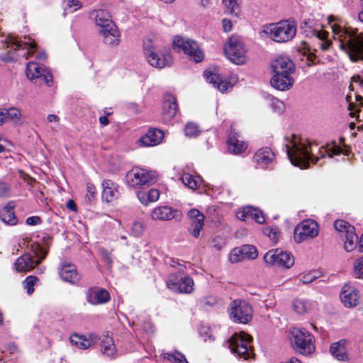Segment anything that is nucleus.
Returning <instances> with one entry per match:
<instances>
[{"mask_svg":"<svg viewBox=\"0 0 363 363\" xmlns=\"http://www.w3.org/2000/svg\"><path fill=\"white\" fill-rule=\"evenodd\" d=\"M286 152L291 163L301 168H308L309 162L316 164L320 158L327 155L333 157V155H338L340 150L335 147L332 150V154L325 147H318L316 143H311L308 140L298 138L293 135V139L289 140L285 145Z\"/></svg>","mask_w":363,"mask_h":363,"instance_id":"nucleus-1","label":"nucleus"},{"mask_svg":"<svg viewBox=\"0 0 363 363\" xmlns=\"http://www.w3.org/2000/svg\"><path fill=\"white\" fill-rule=\"evenodd\" d=\"M328 21L338 47L348 55L351 61H363V32L352 28L341 27L335 22V18L333 16H329Z\"/></svg>","mask_w":363,"mask_h":363,"instance_id":"nucleus-2","label":"nucleus"},{"mask_svg":"<svg viewBox=\"0 0 363 363\" xmlns=\"http://www.w3.org/2000/svg\"><path fill=\"white\" fill-rule=\"evenodd\" d=\"M0 45L1 49L6 50V52L0 54V60L4 62L16 60V50H26V52L23 55L26 59L33 56L37 51V45L30 36H9L5 42H1Z\"/></svg>","mask_w":363,"mask_h":363,"instance_id":"nucleus-3","label":"nucleus"},{"mask_svg":"<svg viewBox=\"0 0 363 363\" xmlns=\"http://www.w3.org/2000/svg\"><path fill=\"white\" fill-rule=\"evenodd\" d=\"M90 18L99 28V32L103 37L104 43L109 46H117L120 43V33L111 19L109 12L104 9L93 10Z\"/></svg>","mask_w":363,"mask_h":363,"instance_id":"nucleus-4","label":"nucleus"},{"mask_svg":"<svg viewBox=\"0 0 363 363\" xmlns=\"http://www.w3.org/2000/svg\"><path fill=\"white\" fill-rule=\"evenodd\" d=\"M264 33L277 43H286L291 40L296 33V26L294 21H281L269 24L264 29Z\"/></svg>","mask_w":363,"mask_h":363,"instance_id":"nucleus-5","label":"nucleus"},{"mask_svg":"<svg viewBox=\"0 0 363 363\" xmlns=\"http://www.w3.org/2000/svg\"><path fill=\"white\" fill-rule=\"evenodd\" d=\"M289 339L293 348L301 354L308 355L315 351L313 336L306 329L291 328Z\"/></svg>","mask_w":363,"mask_h":363,"instance_id":"nucleus-6","label":"nucleus"},{"mask_svg":"<svg viewBox=\"0 0 363 363\" xmlns=\"http://www.w3.org/2000/svg\"><path fill=\"white\" fill-rule=\"evenodd\" d=\"M32 252L36 259H33L31 255L25 253L16 260L14 267L18 272L26 273L33 269L45 258L48 250L39 244H35L32 245Z\"/></svg>","mask_w":363,"mask_h":363,"instance_id":"nucleus-7","label":"nucleus"},{"mask_svg":"<svg viewBox=\"0 0 363 363\" xmlns=\"http://www.w3.org/2000/svg\"><path fill=\"white\" fill-rule=\"evenodd\" d=\"M157 176L153 171L134 167L125 176L127 185L132 188L150 186L157 182Z\"/></svg>","mask_w":363,"mask_h":363,"instance_id":"nucleus-8","label":"nucleus"},{"mask_svg":"<svg viewBox=\"0 0 363 363\" xmlns=\"http://www.w3.org/2000/svg\"><path fill=\"white\" fill-rule=\"evenodd\" d=\"M230 318L235 323L246 324L252 318V306L245 300L235 299L228 308Z\"/></svg>","mask_w":363,"mask_h":363,"instance_id":"nucleus-9","label":"nucleus"},{"mask_svg":"<svg viewBox=\"0 0 363 363\" xmlns=\"http://www.w3.org/2000/svg\"><path fill=\"white\" fill-rule=\"evenodd\" d=\"M228 58L235 65H243L247 62L246 48L239 36H231L224 48Z\"/></svg>","mask_w":363,"mask_h":363,"instance_id":"nucleus-10","label":"nucleus"},{"mask_svg":"<svg viewBox=\"0 0 363 363\" xmlns=\"http://www.w3.org/2000/svg\"><path fill=\"white\" fill-rule=\"evenodd\" d=\"M252 337L248 334L241 332L234 333L228 341V347L231 352L245 359L250 357Z\"/></svg>","mask_w":363,"mask_h":363,"instance_id":"nucleus-11","label":"nucleus"},{"mask_svg":"<svg viewBox=\"0 0 363 363\" xmlns=\"http://www.w3.org/2000/svg\"><path fill=\"white\" fill-rule=\"evenodd\" d=\"M264 260L269 266L282 267L286 269L291 268L294 264L293 255L280 249L268 251L264 256Z\"/></svg>","mask_w":363,"mask_h":363,"instance_id":"nucleus-12","label":"nucleus"},{"mask_svg":"<svg viewBox=\"0 0 363 363\" xmlns=\"http://www.w3.org/2000/svg\"><path fill=\"white\" fill-rule=\"evenodd\" d=\"M144 52L149 64L156 68H164L166 66L170 65L172 62L170 55H159L157 52V48L150 40H147L144 42Z\"/></svg>","mask_w":363,"mask_h":363,"instance_id":"nucleus-13","label":"nucleus"},{"mask_svg":"<svg viewBox=\"0 0 363 363\" xmlns=\"http://www.w3.org/2000/svg\"><path fill=\"white\" fill-rule=\"evenodd\" d=\"M194 281L189 276H183L181 272L169 275L167 287L174 292L191 294L194 290Z\"/></svg>","mask_w":363,"mask_h":363,"instance_id":"nucleus-14","label":"nucleus"},{"mask_svg":"<svg viewBox=\"0 0 363 363\" xmlns=\"http://www.w3.org/2000/svg\"><path fill=\"white\" fill-rule=\"evenodd\" d=\"M173 46L182 49L185 54L188 55L196 62H201L203 59L204 55L202 50L194 40L177 36L173 41Z\"/></svg>","mask_w":363,"mask_h":363,"instance_id":"nucleus-15","label":"nucleus"},{"mask_svg":"<svg viewBox=\"0 0 363 363\" xmlns=\"http://www.w3.org/2000/svg\"><path fill=\"white\" fill-rule=\"evenodd\" d=\"M318 223L311 219L304 220L294 230V239L296 242H301L308 238H315L318 235Z\"/></svg>","mask_w":363,"mask_h":363,"instance_id":"nucleus-16","label":"nucleus"},{"mask_svg":"<svg viewBox=\"0 0 363 363\" xmlns=\"http://www.w3.org/2000/svg\"><path fill=\"white\" fill-rule=\"evenodd\" d=\"M26 74L29 79H41L48 86H50L52 82V75L48 69L35 62H30L27 64Z\"/></svg>","mask_w":363,"mask_h":363,"instance_id":"nucleus-17","label":"nucleus"},{"mask_svg":"<svg viewBox=\"0 0 363 363\" xmlns=\"http://www.w3.org/2000/svg\"><path fill=\"white\" fill-rule=\"evenodd\" d=\"M340 298L346 308H354L359 303L360 293L355 286L347 284L341 289Z\"/></svg>","mask_w":363,"mask_h":363,"instance_id":"nucleus-18","label":"nucleus"},{"mask_svg":"<svg viewBox=\"0 0 363 363\" xmlns=\"http://www.w3.org/2000/svg\"><path fill=\"white\" fill-rule=\"evenodd\" d=\"M275 160L274 152L265 147L259 149L254 155L253 162L257 168L266 169L272 164Z\"/></svg>","mask_w":363,"mask_h":363,"instance_id":"nucleus-19","label":"nucleus"},{"mask_svg":"<svg viewBox=\"0 0 363 363\" xmlns=\"http://www.w3.org/2000/svg\"><path fill=\"white\" fill-rule=\"evenodd\" d=\"M188 216L191 219L189 228V233L195 238H198L204 225V216L199 210L192 208L188 211Z\"/></svg>","mask_w":363,"mask_h":363,"instance_id":"nucleus-20","label":"nucleus"},{"mask_svg":"<svg viewBox=\"0 0 363 363\" xmlns=\"http://www.w3.org/2000/svg\"><path fill=\"white\" fill-rule=\"evenodd\" d=\"M274 73L292 74L295 70V66L291 60L286 56H279L271 63Z\"/></svg>","mask_w":363,"mask_h":363,"instance_id":"nucleus-21","label":"nucleus"},{"mask_svg":"<svg viewBox=\"0 0 363 363\" xmlns=\"http://www.w3.org/2000/svg\"><path fill=\"white\" fill-rule=\"evenodd\" d=\"M237 218L243 221L255 220L259 224L265 221L263 212L252 206H246L236 213Z\"/></svg>","mask_w":363,"mask_h":363,"instance_id":"nucleus-22","label":"nucleus"},{"mask_svg":"<svg viewBox=\"0 0 363 363\" xmlns=\"http://www.w3.org/2000/svg\"><path fill=\"white\" fill-rule=\"evenodd\" d=\"M102 199L106 203L117 200L120 196L119 185L111 179H104L102 182Z\"/></svg>","mask_w":363,"mask_h":363,"instance_id":"nucleus-23","label":"nucleus"},{"mask_svg":"<svg viewBox=\"0 0 363 363\" xmlns=\"http://www.w3.org/2000/svg\"><path fill=\"white\" fill-rule=\"evenodd\" d=\"M181 216L182 213L179 211L174 210L167 206H157L151 213V217L153 220H169Z\"/></svg>","mask_w":363,"mask_h":363,"instance_id":"nucleus-24","label":"nucleus"},{"mask_svg":"<svg viewBox=\"0 0 363 363\" xmlns=\"http://www.w3.org/2000/svg\"><path fill=\"white\" fill-rule=\"evenodd\" d=\"M291 74L274 73L270 80L271 85L279 91L289 90L294 83V79Z\"/></svg>","mask_w":363,"mask_h":363,"instance_id":"nucleus-25","label":"nucleus"},{"mask_svg":"<svg viewBox=\"0 0 363 363\" xmlns=\"http://www.w3.org/2000/svg\"><path fill=\"white\" fill-rule=\"evenodd\" d=\"M163 138L164 133L162 130L151 128L140 138L138 143L145 147L155 146L161 143Z\"/></svg>","mask_w":363,"mask_h":363,"instance_id":"nucleus-26","label":"nucleus"},{"mask_svg":"<svg viewBox=\"0 0 363 363\" xmlns=\"http://www.w3.org/2000/svg\"><path fill=\"white\" fill-rule=\"evenodd\" d=\"M247 143L240 138V135L238 133L234 131L230 132L228 140L229 152L238 155L243 152L247 149Z\"/></svg>","mask_w":363,"mask_h":363,"instance_id":"nucleus-27","label":"nucleus"},{"mask_svg":"<svg viewBox=\"0 0 363 363\" xmlns=\"http://www.w3.org/2000/svg\"><path fill=\"white\" fill-rule=\"evenodd\" d=\"M109 299V293L104 289L92 288L86 293V300L92 305L103 304L108 302Z\"/></svg>","mask_w":363,"mask_h":363,"instance_id":"nucleus-28","label":"nucleus"},{"mask_svg":"<svg viewBox=\"0 0 363 363\" xmlns=\"http://www.w3.org/2000/svg\"><path fill=\"white\" fill-rule=\"evenodd\" d=\"M59 274L63 281L72 284H77L81 279L79 274L77 271L76 267L69 263L64 264L62 266V268L59 272Z\"/></svg>","mask_w":363,"mask_h":363,"instance_id":"nucleus-29","label":"nucleus"},{"mask_svg":"<svg viewBox=\"0 0 363 363\" xmlns=\"http://www.w3.org/2000/svg\"><path fill=\"white\" fill-rule=\"evenodd\" d=\"M162 108L164 120L168 122L175 116L178 110L175 98L172 96H167L163 102Z\"/></svg>","mask_w":363,"mask_h":363,"instance_id":"nucleus-30","label":"nucleus"},{"mask_svg":"<svg viewBox=\"0 0 363 363\" xmlns=\"http://www.w3.org/2000/svg\"><path fill=\"white\" fill-rule=\"evenodd\" d=\"M0 220L6 225H15L18 219L14 213V205L9 202L5 206L0 208Z\"/></svg>","mask_w":363,"mask_h":363,"instance_id":"nucleus-31","label":"nucleus"},{"mask_svg":"<svg viewBox=\"0 0 363 363\" xmlns=\"http://www.w3.org/2000/svg\"><path fill=\"white\" fill-rule=\"evenodd\" d=\"M346 340H340L338 342H333L330 347V352L333 357L339 361L348 360V356L346 349Z\"/></svg>","mask_w":363,"mask_h":363,"instance_id":"nucleus-32","label":"nucleus"},{"mask_svg":"<svg viewBox=\"0 0 363 363\" xmlns=\"http://www.w3.org/2000/svg\"><path fill=\"white\" fill-rule=\"evenodd\" d=\"M305 27L301 26V29L306 33V35L311 33L313 35H315L317 38L321 40L322 42L320 43V47L323 50H327L329 49L331 43L328 40H324L326 38V35L325 33H323L318 30L312 29L313 22L309 21L308 22L304 21Z\"/></svg>","mask_w":363,"mask_h":363,"instance_id":"nucleus-33","label":"nucleus"},{"mask_svg":"<svg viewBox=\"0 0 363 363\" xmlns=\"http://www.w3.org/2000/svg\"><path fill=\"white\" fill-rule=\"evenodd\" d=\"M139 201L143 205H148L150 203L157 201L160 198V191L156 189H151L148 191L140 190L137 192Z\"/></svg>","mask_w":363,"mask_h":363,"instance_id":"nucleus-34","label":"nucleus"},{"mask_svg":"<svg viewBox=\"0 0 363 363\" xmlns=\"http://www.w3.org/2000/svg\"><path fill=\"white\" fill-rule=\"evenodd\" d=\"M355 97L356 101L358 104L349 103L348 110L350 111V115L352 117H355L359 121H363V99L359 95H356Z\"/></svg>","mask_w":363,"mask_h":363,"instance_id":"nucleus-35","label":"nucleus"},{"mask_svg":"<svg viewBox=\"0 0 363 363\" xmlns=\"http://www.w3.org/2000/svg\"><path fill=\"white\" fill-rule=\"evenodd\" d=\"M101 351L108 357H112L116 354V350L111 337H104L101 341Z\"/></svg>","mask_w":363,"mask_h":363,"instance_id":"nucleus-36","label":"nucleus"},{"mask_svg":"<svg viewBox=\"0 0 363 363\" xmlns=\"http://www.w3.org/2000/svg\"><path fill=\"white\" fill-rule=\"evenodd\" d=\"M344 249L347 252H351L356 247L357 235L354 232V228H350V230L345 235Z\"/></svg>","mask_w":363,"mask_h":363,"instance_id":"nucleus-37","label":"nucleus"},{"mask_svg":"<svg viewBox=\"0 0 363 363\" xmlns=\"http://www.w3.org/2000/svg\"><path fill=\"white\" fill-rule=\"evenodd\" d=\"M312 305V303L308 300L297 298L294 301L293 307L297 313L303 315L311 309Z\"/></svg>","mask_w":363,"mask_h":363,"instance_id":"nucleus-38","label":"nucleus"},{"mask_svg":"<svg viewBox=\"0 0 363 363\" xmlns=\"http://www.w3.org/2000/svg\"><path fill=\"white\" fill-rule=\"evenodd\" d=\"M69 340L73 345L80 349H87L91 345V342L90 340L86 339L85 337L82 335H79L77 334H74L71 335Z\"/></svg>","mask_w":363,"mask_h":363,"instance_id":"nucleus-39","label":"nucleus"},{"mask_svg":"<svg viewBox=\"0 0 363 363\" xmlns=\"http://www.w3.org/2000/svg\"><path fill=\"white\" fill-rule=\"evenodd\" d=\"M223 4L226 13L233 14L235 16H238L240 12L238 0H223Z\"/></svg>","mask_w":363,"mask_h":363,"instance_id":"nucleus-40","label":"nucleus"},{"mask_svg":"<svg viewBox=\"0 0 363 363\" xmlns=\"http://www.w3.org/2000/svg\"><path fill=\"white\" fill-rule=\"evenodd\" d=\"M182 183L191 189H196L199 186V177L196 178L193 175L184 173L181 177Z\"/></svg>","mask_w":363,"mask_h":363,"instance_id":"nucleus-41","label":"nucleus"},{"mask_svg":"<svg viewBox=\"0 0 363 363\" xmlns=\"http://www.w3.org/2000/svg\"><path fill=\"white\" fill-rule=\"evenodd\" d=\"M162 356L164 359H167L172 363H188L184 355L179 352L164 353Z\"/></svg>","mask_w":363,"mask_h":363,"instance_id":"nucleus-42","label":"nucleus"},{"mask_svg":"<svg viewBox=\"0 0 363 363\" xmlns=\"http://www.w3.org/2000/svg\"><path fill=\"white\" fill-rule=\"evenodd\" d=\"M245 259H255L258 256V252L255 247L250 245H245L240 247Z\"/></svg>","mask_w":363,"mask_h":363,"instance_id":"nucleus-43","label":"nucleus"},{"mask_svg":"<svg viewBox=\"0 0 363 363\" xmlns=\"http://www.w3.org/2000/svg\"><path fill=\"white\" fill-rule=\"evenodd\" d=\"M39 281L35 276H28L23 282V288L26 290L28 294L30 295L34 291V286Z\"/></svg>","mask_w":363,"mask_h":363,"instance_id":"nucleus-44","label":"nucleus"},{"mask_svg":"<svg viewBox=\"0 0 363 363\" xmlns=\"http://www.w3.org/2000/svg\"><path fill=\"white\" fill-rule=\"evenodd\" d=\"M245 259L240 247L234 248L229 254V260L231 263H237L243 261Z\"/></svg>","mask_w":363,"mask_h":363,"instance_id":"nucleus-45","label":"nucleus"},{"mask_svg":"<svg viewBox=\"0 0 363 363\" xmlns=\"http://www.w3.org/2000/svg\"><path fill=\"white\" fill-rule=\"evenodd\" d=\"M96 195V189L95 186L88 182L86 184V194L84 197V201L87 203H91V201L94 199Z\"/></svg>","mask_w":363,"mask_h":363,"instance_id":"nucleus-46","label":"nucleus"},{"mask_svg":"<svg viewBox=\"0 0 363 363\" xmlns=\"http://www.w3.org/2000/svg\"><path fill=\"white\" fill-rule=\"evenodd\" d=\"M354 273L357 278L363 279V256L354 262Z\"/></svg>","mask_w":363,"mask_h":363,"instance_id":"nucleus-47","label":"nucleus"},{"mask_svg":"<svg viewBox=\"0 0 363 363\" xmlns=\"http://www.w3.org/2000/svg\"><path fill=\"white\" fill-rule=\"evenodd\" d=\"M184 133L187 137H196L199 133V127L196 123H189L185 126Z\"/></svg>","mask_w":363,"mask_h":363,"instance_id":"nucleus-48","label":"nucleus"},{"mask_svg":"<svg viewBox=\"0 0 363 363\" xmlns=\"http://www.w3.org/2000/svg\"><path fill=\"white\" fill-rule=\"evenodd\" d=\"M7 113H8L7 116H8L9 121H11L15 123L18 122L21 117V111L15 107H11L10 108H7Z\"/></svg>","mask_w":363,"mask_h":363,"instance_id":"nucleus-49","label":"nucleus"},{"mask_svg":"<svg viewBox=\"0 0 363 363\" xmlns=\"http://www.w3.org/2000/svg\"><path fill=\"white\" fill-rule=\"evenodd\" d=\"M334 227L337 231L343 233L345 234L347 233V230H350V228H354L344 220H335V222L334 223Z\"/></svg>","mask_w":363,"mask_h":363,"instance_id":"nucleus-50","label":"nucleus"},{"mask_svg":"<svg viewBox=\"0 0 363 363\" xmlns=\"http://www.w3.org/2000/svg\"><path fill=\"white\" fill-rule=\"evenodd\" d=\"M11 196V185L5 182L0 180V198H9Z\"/></svg>","mask_w":363,"mask_h":363,"instance_id":"nucleus-51","label":"nucleus"},{"mask_svg":"<svg viewBox=\"0 0 363 363\" xmlns=\"http://www.w3.org/2000/svg\"><path fill=\"white\" fill-rule=\"evenodd\" d=\"M203 77L208 83L212 84L215 87L220 79L217 74L208 70L203 72Z\"/></svg>","mask_w":363,"mask_h":363,"instance_id":"nucleus-52","label":"nucleus"},{"mask_svg":"<svg viewBox=\"0 0 363 363\" xmlns=\"http://www.w3.org/2000/svg\"><path fill=\"white\" fill-rule=\"evenodd\" d=\"M318 277V272L313 271L301 275L299 279L303 284H309L313 281Z\"/></svg>","mask_w":363,"mask_h":363,"instance_id":"nucleus-53","label":"nucleus"},{"mask_svg":"<svg viewBox=\"0 0 363 363\" xmlns=\"http://www.w3.org/2000/svg\"><path fill=\"white\" fill-rule=\"evenodd\" d=\"M144 230V225L141 222L135 221L132 225L131 234L135 237H140L143 235Z\"/></svg>","mask_w":363,"mask_h":363,"instance_id":"nucleus-54","label":"nucleus"},{"mask_svg":"<svg viewBox=\"0 0 363 363\" xmlns=\"http://www.w3.org/2000/svg\"><path fill=\"white\" fill-rule=\"evenodd\" d=\"M63 4L65 6V9H69L72 12L82 7V4L78 0H64Z\"/></svg>","mask_w":363,"mask_h":363,"instance_id":"nucleus-55","label":"nucleus"},{"mask_svg":"<svg viewBox=\"0 0 363 363\" xmlns=\"http://www.w3.org/2000/svg\"><path fill=\"white\" fill-rule=\"evenodd\" d=\"M264 233L274 242L278 239V231L275 228L267 227L264 229Z\"/></svg>","mask_w":363,"mask_h":363,"instance_id":"nucleus-56","label":"nucleus"},{"mask_svg":"<svg viewBox=\"0 0 363 363\" xmlns=\"http://www.w3.org/2000/svg\"><path fill=\"white\" fill-rule=\"evenodd\" d=\"M271 106L273 107L274 111L278 113H281L284 108V104L277 99H273L272 100Z\"/></svg>","mask_w":363,"mask_h":363,"instance_id":"nucleus-57","label":"nucleus"},{"mask_svg":"<svg viewBox=\"0 0 363 363\" xmlns=\"http://www.w3.org/2000/svg\"><path fill=\"white\" fill-rule=\"evenodd\" d=\"M216 87L218 88L221 92H225L229 89V87H230V83L227 81H222L220 79Z\"/></svg>","mask_w":363,"mask_h":363,"instance_id":"nucleus-58","label":"nucleus"},{"mask_svg":"<svg viewBox=\"0 0 363 363\" xmlns=\"http://www.w3.org/2000/svg\"><path fill=\"white\" fill-rule=\"evenodd\" d=\"M41 223V219L39 216H30L26 220V223L29 225H36Z\"/></svg>","mask_w":363,"mask_h":363,"instance_id":"nucleus-59","label":"nucleus"},{"mask_svg":"<svg viewBox=\"0 0 363 363\" xmlns=\"http://www.w3.org/2000/svg\"><path fill=\"white\" fill-rule=\"evenodd\" d=\"M7 115V108H0V125L9 121Z\"/></svg>","mask_w":363,"mask_h":363,"instance_id":"nucleus-60","label":"nucleus"},{"mask_svg":"<svg viewBox=\"0 0 363 363\" xmlns=\"http://www.w3.org/2000/svg\"><path fill=\"white\" fill-rule=\"evenodd\" d=\"M223 27L225 32H229L232 30V23L230 20L224 18L223 20Z\"/></svg>","mask_w":363,"mask_h":363,"instance_id":"nucleus-61","label":"nucleus"},{"mask_svg":"<svg viewBox=\"0 0 363 363\" xmlns=\"http://www.w3.org/2000/svg\"><path fill=\"white\" fill-rule=\"evenodd\" d=\"M357 84L360 86L363 87V79H361L360 76H354L352 78V84L350 86V88L353 86V84Z\"/></svg>","mask_w":363,"mask_h":363,"instance_id":"nucleus-62","label":"nucleus"},{"mask_svg":"<svg viewBox=\"0 0 363 363\" xmlns=\"http://www.w3.org/2000/svg\"><path fill=\"white\" fill-rule=\"evenodd\" d=\"M47 121L48 123H58L60 122V118L55 114H49L47 116Z\"/></svg>","mask_w":363,"mask_h":363,"instance_id":"nucleus-63","label":"nucleus"},{"mask_svg":"<svg viewBox=\"0 0 363 363\" xmlns=\"http://www.w3.org/2000/svg\"><path fill=\"white\" fill-rule=\"evenodd\" d=\"M220 240L221 239L219 238H216L213 240V246L218 250L222 248Z\"/></svg>","mask_w":363,"mask_h":363,"instance_id":"nucleus-64","label":"nucleus"}]
</instances>
